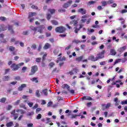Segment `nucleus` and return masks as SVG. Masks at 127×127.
Instances as JSON below:
<instances>
[{
	"mask_svg": "<svg viewBox=\"0 0 127 127\" xmlns=\"http://www.w3.org/2000/svg\"><path fill=\"white\" fill-rule=\"evenodd\" d=\"M26 70H27V67L25 66H23L22 68V72H23V73H24V72H25Z\"/></svg>",
	"mask_w": 127,
	"mask_h": 127,
	"instance_id": "nucleus-43",
	"label": "nucleus"
},
{
	"mask_svg": "<svg viewBox=\"0 0 127 127\" xmlns=\"http://www.w3.org/2000/svg\"><path fill=\"white\" fill-rule=\"evenodd\" d=\"M110 53L111 55H113V56H115L117 54V52H116V50L114 49L111 50Z\"/></svg>",
	"mask_w": 127,
	"mask_h": 127,
	"instance_id": "nucleus-27",
	"label": "nucleus"
},
{
	"mask_svg": "<svg viewBox=\"0 0 127 127\" xmlns=\"http://www.w3.org/2000/svg\"><path fill=\"white\" fill-rule=\"evenodd\" d=\"M27 85L26 84H22L21 85L20 87H18V91H22L24 88H26Z\"/></svg>",
	"mask_w": 127,
	"mask_h": 127,
	"instance_id": "nucleus-14",
	"label": "nucleus"
},
{
	"mask_svg": "<svg viewBox=\"0 0 127 127\" xmlns=\"http://www.w3.org/2000/svg\"><path fill=\"white\" fill-rule=\"evenodd\" d=\"M51 22H52V24H54V25H58V22H57V21L55 20H52Z\"/></svg>",
	"mask_w": 127,
	"mask_h": 127,
	"instance_id": "nucleus-34",
	"label": "nucleus"
},
{
	"mask_svg": "<svg viewBox=\"0 0 127 127\" xmlns=\"http://www.w3.org/2000/svg\"><path fill=\"white\" fill-rule=\"evenodd\" d=\"M41 61V58H37L36 59V62H37L38 63L40 62Z\"/></svg>",
	"mask_w": 127,
	"mask_h": 127,
	"instance_id": "nucleus-50",
	"label": "nucleus"
},
{
	"mask_svg": "<svg viewBox=\"0 0 127 127\" xmlns=\"http://www.w3.org/2000/svg\"><path fill=\"white\" fill-rule=\"evenodd\" d=\"M88 60H91V61L95 62L96 61H98V59L97 58V57L95 58L94 56L91 55L88 58Z\"/></svg>",
	"mask_w": 127,
	"mask_h": 127,
	"instance_id": "nucleus-10",
	"label": "nucleus"
},
{
	"mask_svg": "<svg viewBox=\"0 0 127 127\" xmlns=\"http://www.w3.org/2000/svg\"><path fill=\"white\" fill-rule=\"evenodd\" d=\"M27 50L28 51V53H29V54H31V55H32V54H33V52H31L30 51V50H31L30 48L27 47Z\"/></svg>",
	"mask_w": 127,
	"mask_h": 127,
	"instance_id": "nucleus-46",
	"label": "nucleus"
},
{
	"mask_svg": "<svg viewBox=\"0 0 127 127\" xmlns=\"http://www.w3.org/2000/svg\"><path fill=\"white\" fill-rule=\"evenodd\" d=\"M94 32H95V30H94L93 29H87V34H88V35L92 34V33H93Z\"/></svg>",
	"mask_w": 127,
	"mask_h": 127,
	"instance_id": "nucleus-19",
	"label": "nucleus"
},
{
	"mask_svg": "<svg viewBox=\"0 0 127 127\" xmlns=\"http://www.w3.org/2000/svg\"><path fill=\"white\" fill-rule=\"evenodd\" d=\"M8 29V30H10V32L11 33H13V30H12V26H5L2 25L1 27H0V32H1V31H4V30H6V29Z\"/></svg>",
	"mask_w": 127,
	"mask_h": 127,
	"instance_id": "nucleus-1",
	"label": "nucleus"
},
{
	"mask_svg": "<svg viewBox=\"0 0 127 127\" xmlns=\"http://www.w3.org/2000/svg\"><path fill=\"white\" fill-rule=\"evenodd\" d=\"M58 11L60 12H65V9H59Z\"/></svg>",
	"mask_w": 127,
	"mask_h": 127,
	"instance_id": "nucleus-57",
	"label": "nucleus"
},
{
	"mask_svg": "<svg viewBox=\"0 0 127 127\" xmlns=\"http://www.w3.org/2000/svg\"><path fill=\"white\" fill-rule=\"evenodd\" d=\"M101 65H106V61H103L100 63Z\"/></svg>",
	"mask_w": 127,
	"mask_h": 127,
	"instance_id": "nucleus-60",
	"label": "nucleus"
},
{
	"mask_svg": "<svg viewBox=\"0 0 127 127\" xmlns=\"http://www.w3.org/2000/svg\"><path fill=\"white\" fill-rule=\"evenodd\" d=\"M88 17V16L87 15H83L81 16V19L80 20V21L81 22H83V23H85L86 21H87V18Z\"/></svg>",
	"mask_w": 127,
	"mask_h": 127,
	"instance_id": "nucleus-11",
	"label": "nucleus"
},
{
	"mask_svg": "<svg viewBox=\"0 0 127 127\" xmlns=\"http://www.w3.org/2000/svg\"><path fill=\"white\" fill-rule=\"evenodd\" d=\"M24 103H27L28 105L30 108H32V106H33V102H29L27 100H25Z\"/></svg>",
	"mask_w": 127,
	"mask_h": 127,
	"instance_id": "nucleus-20",
	"label": "nucleus"
},
{
	"mask_svg": "<svg viewBox=\"0 0 127 127\" xmlns=\"http://www.w3.org/2000/svg\"><path fill=\"white\" fill-rule=\"evenodd\" d=\"M3 81H8L9 80V76H5L3 77Z\"/></svg>",
	"mask_w": 127,
	"mask_h": 127,
	"instance_id": "nucleus-30",
	"label": "nucleus"
},
{
	"mask_svg": "<svg viewBox=\"0 0 127 127\" xmlns=\"http://www.w3.org/2000/svg\"><path fill=\"white\" fill-rule=\"evenodd\" d=\"M105 51H103L101 53H99L97 54V56L96 58H97V60L99 59H103V58H105Z\"/></svg>",
	"mask_w": 127,
	"mask_h": 127,
	"instance_id": "nucleus-4",
	"label": "nucleus"
},
{
	"mask_svg": "<svg viewBox=\"0 0 127 127\" xmlns=\"http://www.w3.org/2000/svg\"><path fill=\"white\" fill-rule=\"evenodd\" d=\"M74 71L75 73H78V72H79V69H78L77 68H75L74 69Z\"/></svg>",
	"mask_w": 127,
	"mask_h": 127,
	"instance_id": "nucleus-62",
	"label": "nucleus"
},
{
	"mask_svg": "<svg viewBox=\"0 0 127 127\" xmlns=\"http://www.w3.org/2000/svg\"><path fill=\"white\" fill-rule=\"evenodd\" d=\"M52 104H53L52 102H49L47 104V107H51V106H52Z\"/></svg>",
	"mask_w": 127,
	"mask_h": 127,
	"instance_id": "nucleus-55",
	"label": "nucleus"
},
{
	"mask_svg": "<svg viewBox=\"0 0 127 127\" xmlns=\"http://www.w3.org/2000/svg\"><path fill=\"white\" fill-rule=\"evenodd\" d=\"M82 100H86L87 101H92V98L89 96H83Z\"/></svg>",
	"mask_w": 127,
	"mask_h": 127,
	"instance_id": "nucleus-22",
	"label": "nucleus"
},
{
	"mask_svg": "<svg viewBox=\"0 0 127 127\" xmlns=\"http://www.w3.org/2000/svg\"><path fill=\"white\" fill-rule=\"evenodd\" d=\"M0 42L5 43L6 39H4V35L3 34H0Z\"/></svg>",
	"mask_w": 127,
	"mask_h": 127,
	"instance_id": "nucleus-6",
	"label": "nucleus"
},
{
	"mask_svg": "<svg viewBox=\"0 0 127 127\" xmlns=\"http://www.w3.org/2000/svg\"><path fill=\"white\" fill-rule=\"evenodd\" d=\"M83 58H84L83 56L78 57L76 58V61H77L78 62H80L81 60H83Z\"/></svg>",
	"mask_w": 127,
	"mask_h": 127,
	"instance_id": "nucleus-25",
	"label": "nucleus"
},
{
	"mask_svg": "<svg viewBox=\"0 0 127 127\" xmlns=\"http://www.w3.org/2000/svg\"><path fill=\"white\" fill-rule=\"evenodd\" d=\"M94 3H96L95 1H90L88 2V5H92V4H94Z\"/></svg>",
	"mask_w": 127,
	"mask_h": 127,
	"instance_id": "nucleus-36",
	"label": "nucleus"
},
{
	"mask_svg": "<svg viewBox=\"0 0 127 127\" xmlns=\"http://www.w3.org/2000/svg\"><path fill=\"white\" fill-rule=\"evenodd\" d=\"M38 108V104H36L33 107V110H35V109H37Z\"/></svg>",
	"mask_w": 127,
	"mask_h": 127,
	"instance_id": "nucleus-56",
	"label": "nucleus"
},
{
	"mask_svg": "<svg viewBox=\"0 0 127 127\" xmlns=\"http://www.w3.org/2000/svg\"><path fill=\"white\" fill-rule=\"evenodd\" d=\"M54 65H55V64L53 62H52V63H50V64H49V66H51V68H52V67H53V66H54Z\"/></svg>",
	"mask_w": 127,
	"mask_h": 127,
	"instance_id": "nucleus-52",
	"label": "nucleus"
},
{
	"mask_svg": "<svg viewBox=\"0 0 127 127\" xmlns=\"http://www.w3.org/2000/svg\"><path fill=\"white\" fill-rule=\"evenodd\" d=\"M13 126V122H9L6 124V127H11Z\"/></svg>",
	"mask_w": 127,
	"mask_h": 127,
	"instance_id": "nucleus-23",
	"label": "nucleus"
},
{
	"mask_svg": "<svg viewBox=\"0 0 127 127\" xmlns=\"http://www.w3.org/2000/svg\"><path fill=\"white\" fill-rule=\"evenodd\" d=\"M72 1L71 0H69L66 3H64L63 6L64 8H67V7H69V6L72 4Z\"/></svg>",
	"mask_w": 127,
	"mask_h": 127,
	"instance_id": "nucleus-7",
	"label": "nucleus"
},
{
	"mask_svg": "<svg viewBox=\"0 0 127 127\" xmlns=\"http://www.w3.org/2000/svg\"><path fill=\"white\" fill-rule=\"evenodd\" d=\"M62 88L63 89H65V88H66V89H67L68 91H70V86H69L68 84H64L63 85Z\"/></svg>",
	"mask_w": 127,
	"mask_h": 127,
	"instance_id": "nucleus-21",
	"label": "nucleus"
},
{
	"mask_svg": "<svg viewBox=\"0 0 127 127\" xmlns=\"http://www.w3.org/2000/svg\"><path fill=\"white\" fill-rule=\"evenodd\" d=\"M42 117V115L41 114H38L36 117L37 120H40Z\"/></svg>",
	"mask_w": 127,
	"mask_h": 127,
	"instance_id": "nucleus-38",
	"label": "nucleus"
},
{
	"mask_svg": "<svg viewBox=\"0 0 127 127\" xmlns=\"http://www.w3.org/2000/svg\"><path fill=\"white\" fill-rule=\"evenodd\" d=\"M0 20H2V21H4V20H5V17H0Z\"/></svg>",
	"mask_w": 127,
	"mask_h": 127,
	"instance_id": "nucleus-63",
	"label": "nucleus"
},
{
	"mask_svg": "<svg viewBox=\"0 0 127 127\" xmlns=\"http://www.w3.org/2000/svg\"><path fill=\"white\" fill-rule=\"evenodd\" d=\"M65 30H66V28L63 26L58 27L55 29L56 32H59V33H63V32H65Z\"/></svg>",
	"mask_w": 127,
	"mask_h": 127,
	"instance_id": "nucleus-3",
	"label": "nucleus"
},
{
	"mask_svg": "<svg viewBox=\"0 0 127 127\" xmlns=\"http://www.w3.org/2000/svg\"><path fill=\"white\" fill-rule=\"evenodd\" d=\"M49 121H50V118H45L42 119V122H45L46 124H48V123H49Z\"/></svg>",
	"mask_w": 127,
	"mask_h": 127,
	"instance_id": "nucleus-26",
	"label": "nucleus"
},
{
	"mask_svg": "<svg viewBox=\"0 0 127 127\" xmlns=\"http://www.w3.org/2000/svg\"><path fill=\"white\" fill-rule=\"evenodd\" d=\"M121 61H122V59H121L116 60L115 61V62L114 63V65H116V64H117V63L121 62Z\"/></svg>",
	"mask_w": 127,
	"mask_h": 127,
	"instance_id": "nucleus-39",
	"label": "nucleus"
},
{
	"mask_svg": "<svg viewBox=\"0 0 127 127\" xmlns=\"http://www.w3.org/2000/svg\"><path fill=\"white\" fill-rule=\"evenodd\" d=\"M16 112L17 113H20L21 115H23V114H24L25 113V111H24L22 110H20V109H17V110H16Z\"/></svg>",
	"mask_w": 127,
	"mask_h": 127,
	"instance_id": "nucleus-28",
	"label": "nucleus"
},
{
	"mask_svg": "<svg viewBox=\"0 0 127 127\" xmlns=\"http://www.w3.org/2000/svg\"><path fill=\"white\" fill-rule=\"evenodd\" d=\"M36 96L37 98H39V97H40V92L39 90H36Z\"/></svg>",
	"mask_w": 127,
	"mask_h": 127,
	"instance_id": "nucleus-31",
	"label": "nucleus"
},
{
	"mask_svg": "<svg viewBox=\"0 0 127 127\" xmlns=\"http://www.w3.org/2000/svg\"><path fill=\"white\" fill-rule=\"evenodd\" d=\"M111 103H109L107 104H106V105L105 106V108L106 109H109V108H110V107H111Z\"/></svg>",
	"mask_w": 127,
	"mask_h": 127,
	"instance_id": "nucleus-48",
	"label": "nucleus"
},
{
	"mask_svg": "<svg viewBox=\"0 0 127 127\" xmlns=\"http://www.w3.org/2000/svg\"><path fill=\"white\" fill-rule=\"evenodd\" d=\"M101 3H102V6H106L108 4V1L106 0H104L101 2Z\"/></svg>",
	"mask_w": 127,
	"mask_h": 127,
	"instance_id": "nucleus-29",
	"label": "nucleus"
},
{
	"mask_svg": "<svg viewBox=\"0 0 127 127\" xmlns=\"http://www.w3.org/2000/svg\"><path fill=\"white\" fill-rule=\"evenodd\" d=\"M12 108V106L11 105H7V106L6 107V110H7V111H9L10 110H11Z\"/></svg>",
	"mask_w": 127,
	"mask_h": 127,
	"instance_id": "nucleus-37",
	"label": "nucleus"
},
{
	"mask_svg": "<svg viewBox=\"0 0 127 127\" xmlns=\"http://www.w3.org/2000/svg\"><path fill=\"white\" fill-rule=\"evenodd\" d=\"M31 80L33 82H35V83H38V80H37V78L36 77H34Z\"/></svg>",
	"mask_w": 127,
	"mask_h": 127,
	"instance_id": "nucleus-41",
	"label": "nucleus"
},
{
	"mask_svg": "<svg viewBox=\"0 0 127 127\" xmlns=\"http://www.w3.org/2000/svg\"><path fill=\"white\" fill-rule=\"evenodd\" d=\"M40 111H41V108H37L36 110V114H38Z\"/></svg>",
	"mask_w": 127,
	"mask_h": 127,
	"instance_id": "nucleus-58",
	"label": "nucleus"
},
{
	"mask_svg": "<svg viewBox=\"0 0 127 127\" xmlns=\"http://www.w3.org/2000/svg\"><path fill=\"white\" fill-rule=\"evenodd\" d=\"M49 12H50L51 14H53V13H55V9H49Z\"/></svg>",
	"mask_w": 127,
	"mask_h": 127,
	"instance_id": "nucleus-32",
	"label": "nucleus"
},
{
	"mask_svg": "<svg viewBox=\"0 0 127 127\" xmlns=\"http://www.w3.org/2000/svg\"><path fill=\"white\" fill-rule=\"evenodd\" d=\"M83 27V25L80 24L79 25V28L78 29L77 28V27H75L74 28V31L75 32V33H78V31H80V29H81V28H82Z\"/></svg>",
	"mask_w": 127,
	"mask_h": 127,
	"instance_id": "nucleus-16",
	"label": "nucleus"
},
{
	"mask_svg": "<svg viewBox=\"0 0 127 127\" xmlns=\"http://www.w3.org/2000/svg\"><path fill=\"white\" fill-rule=\"evenodd\" d=\"M71 48V46H68L65 48V51H69V49Z\"/></svg>",
	"mask_w": 127,
	"mask_h": 127,
	"instance_id": "nucleus-54",
	"label": "nucleus"
},
{
	"mask_svg": "<svg viewBox=\"0 0 127 127\" xmlns=\"http://www.w3.org/2000/svg\"><path fill=\"white\" fill-rule=\"evenodd\" d=\"M9 49L10 51H14L15 48H14V47H13L12 46H10Z\"/></svg>",
	"mask_w": 127,
	"mask_h": 127,
	"instance_id": "nucleus-49",
	"label": "nucleus"
},
{
	"mask_svg": "<svg viewBox=\"0 0 127 127\" xmlns=\"http://www.w3.org/2000/svg\"><path fill=\"white\" fill-rule=\"evenodd\" d=\"M5 101H6V98L5 97H3L0 99V103H5Z\"/></svg>",
	"mask_w": 127,
	"mask_h": 127,
	"instance_id": "nucleus-33",
	"label": "nucleus"
},
{
	"mask_svg": "<svg viewBox=\"0 0 127 127\" xmlns=\"http://www.w3.org/2000/svg\"><path fill=\"white\" fill-rule=\"evenodd\" d=\"M30 28L32 30H33L34 31H37V27L31 26Z\"/></svg>",
	"mask_w": 127,
	"mask_h": 127,
	"instance_id": "nucleus-35",
	"label": "nucleus"
},
{
	"mask_svg": "<svg viewBox=\"0 0 127 127\" xmlns=\"http://www.w3.org/2000/svg\"><path fill=\"white\" fill-rule=\"evenodd\" d=\"M121 105H127V100L122 101L121 102Z\"/></svg>",
	"mask_w": 127,
	"mask_h": 127,
	"instance_id": "nucleus-47",
	"label": "nucleus"
},
{
	"mask_svg": "<svg viewBox=\"0 0 127 127\" xmlns=\"http://www.w3.org/2000/svg\"><path fill=\"white\" fill-rule=\"evenodd\" d=\"M62 61H65V57H60L58 58V60L57 61V63H60V62H61Z\"/></svg>",
	"mask_w": 127,
	"mask_h": 127,
	"instance_id": "nucleus-17",
	"label": "nucleus"
},
{
	"mask_svg": "<svg viewBox=\"0 0 127 127\" xmlns=\"http://www.w3.org/2000/svg\"><path fill=\"white\" fill-rule=\"evenodd\" d=\"M114 0H109L108 1H107V3L108 4H111L112 3H114Z\"/></svg>",
	"mask_w": 127,
	"mask_h": 127,
	"instance_id": "nucleus-45",
	"label": "nucleus"
},
{
	"mask_svg": "<svg viewBox=\"0 0 127 127\" xmlns=\"http://www.w3.org/2000/svg\"><path fill=\"white\" fill-rule=\"evenodd\" d=\"M11 115H13L14 118V120H16L17 118H18V114H15V110H13L11 112Z\"/></svg>",
	"mask_w": 127,
	"mask_h": 127,
	"instance_id": "nucleus-13",
	"label": "nucleus"
},
{
	"mask_svg": "<svg viewBox=\"0 0 127 127\" xmlns=\"http://www.w3.org/2000/svg\"><path fill=\"white\" fill-rule=\"evenodd\" d=\"M34 114V113H33V112H29L27 114V116H33Z\"/></svg>",
	"mask_w": 127,
	"mask_h": 127,
	"instance_id": "nucleus-61",
	"label": "nucleus"
},
{
	"mask_svg": "<svg viewBox=\"0 0 127 127\" xmlns=\"http://www.w3.org/2000/svg\"><path fill=\"white\" fill-rule=\"evenodd\" d=\"M44 28H45V26L42 25L38 27H37V30L38 31V32H39L40 33H43V29H44Z\"/></svg>",
	"mask_w": 127,
	"mask_h": 127,
	"instance_id": "nucleus-5",
	"label": "nucleus"
},
{
	"mask_svg": "<svg viewBox=\"0 0 127 127\" xmlns=\"http://www.w3.org/2000/svg\"><path fill=\"white\" fill-rule=\"evenodd\" d=\"M126 49H127V46H125L124 47H122L119 48L118 50V52H120V54H122V53H123V52H124V51H125Z\"/></svg>",
	"mask_w": 127,
	"mask_h": 127,
	"instance_id": "nucleus-12",
	"label": "nucleus"
},
{
	"mask_svg": "<svg viewBox=\"0 0 127 127\" xmlns=\"http://www.w3.org/2000/svg\"><path fill=\"white\" fill-rule=\"evenodd\" d=\"M37 70H38V67L37 65H34L31 67V72L29 74V76H31L32 75H34L35 73H36Z\"/></svg>",
	"mask_w": 127,
	"mask_h": 127,
	"instance_id": "nucleus-2",
	"label": "nucleus"
},
{
	"mask_svg": "<svg viewBox=\"0 0 127 127\" xmlns=\"http://www.w3.org/2000/svg\"><path fill=\"white\" fill-rule=\"evenodd\" d=\"M51 46L49 43H46L44 47V49H48V48H50Z\"/></svg>",
	"mask_w": 127,
	"mask_h": 127,
	"instance_id": "nucleus-24",
	"label": "nucleus"
},
{
	"mask_svg": "<svg viewBox=\"0 0 127 127\" xmlns=\"http://www.w3.org/2000/svg\"><path fill=\"white\" fill-rule=\"evenodd\" d=\"M71 23H72V24L73 23V25H74V26H76V25H77V23H78V22H77V21H72Z\"/></svg>",
	"mask_w": 127,
	"mask_h": 127,
	"instance_id": "nucleus-59",
	"label": "nucleus"
},
{
	"mask_svg": "<svg viewBox=\"0 0 127 127\" xmlns=\"http://www.w3.org/2000/svg\"><path fill=\"white\" fill-rule=\"evenodd\" d=\"M50 18H51V14H50L49 13H47V19H48V20H49L50 19Z\"/></svg>",
	"mask_w": 127,
	"mask_h": 127,
	"instance_id": "nucleus-42",
	"label": "nucleus"
},
{
	"mask_svg": "<svg viewBox=\"0 0 127 127\" xmlns=\"http://www.w3.org/2000/svg\"><path fill=\"white\" fill-rule=\"evenodd\" d=\"M91 40H96V36H91Z\"/></svg>",
	"mask_w": 127,
	"mask_h": 127,
	"instance_id": "nucleus-64",
	"label": "nucleus"
},
{
	"mask_svg": "<svg viewBox=\"0 0 127 127\" xmlns=\"http://www.w3.org/2000/svg\"><path fill=\"white\" fill-rule=\"evenodd\" d=\"M48 91V89H45L42 91V94L45 96H47L48 95V93L47 92Z\"/></svg>",
	"mask_w": 127,
	"mask_h": 127,
	"instance_id": "nucleus-18",
	"label": "nucleus"
},
{
	"mask_svg": "<svg viewBox=\"0 0 127 127\" xmlns=\"http://www.w3.org/2000/svg\"><path fill=\"white\" fill-rule=\"evenodd\" d=\"M23 35H28V31H25L23 32Z\"/></svg>",
	"mask_w": 127,
	"mask_h": 127,
	"instance_id": "nucleus-53",
	"label": "nucleus"
},
{
	"mask_svg": "<svg viewBox=\"0 0 127 127\" xmlns=\"http://www.w3.org/2000/svg\"><path fill=\"white\" fill-rule=\"evenodd\" d=\"M127 12V9H123L121 11V13H122V14L126 13Z\"/></svg>",
	"mask_w": 127,
	"mask_h": 127,
	"instance_id": "nucleus-51",
	"label": "nucleus"
},
{
	"mask_svg": "<svg viewBox=\"0 0 127 127\" xmlns=\"http://www.w3.org/2000/svg\"><path fill=\"white\" fill-rule=\"evenodd\" d=\"M77 117H78V115H77L71 114L70 118L71 119H76Z\"/></svg>",
	"mask_w": 127,
	"mask_h": 127,
	"instance_id": "nucleus-40",
	"label": "nucleus"
},
{
	"mask_svg": "<svg viewBox=\"0 0 127 127\" xmlns=\"http://www.w3.org/2000/svg\"><path fill=\"white\" fill-rule=\"evenodd\" d=\"M37 14L35 12H29L28 18L29 19V18H30V17H32L33 16H36V15Z\"/></svg>",
	"mask_w": 127,
	"mask_h": 127,
	"instance_id": "nucleus-15",
	"label": "nucleus"
},
{
	"mask_svg": "<svg viewBox=\"0 0 127 127\" xmlns=\"http://www.w3.org/2000/svg\"><path fill=\"white\" fill-rule=\"evenodd\" d=\"M78 12L84 15V14H86L87 13V10L83 8H80L78 9Z\"/></svg>",
	"mask_w": 127,
	"mask_h": 127,
	"instance_id": "nucleus-9",
	"label": "nucleus"
},
{
	"mask_svg": "<svg viewBox=\"0 0 127 127\" xmlns=\"http://www.w3.org/2000/svg\"><path fill=\"white\" fill-rule=\"evenodd\" d=\"M18 65L19 64H13L11 65V69H12V71H16V70H18V68H19Z\"/></svg>",
	"mask_w": 127,
	"mask_h": 127,
	"instance_id": "nucleus-8",
	"label": "nucleus"
},
{
	"mask_svg": "<svg viewBox=\"0 0 127 127\" xmlns=\"http://www.w3.org/2000/svg\"><path fill=\"white\" fill-rule=\"evenodd\" d=\"M20 103V100H17V101L15 102L14 103V105L15 106H17V105H19Z\"/></svg>",
	"mask_w": 127,
	"mask_h": 127,
	"instance_id": "nucleus-44",
	"label": "nucleus"
}]
</instances>
